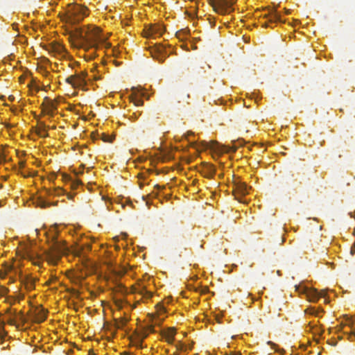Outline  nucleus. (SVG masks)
<instances>
[{
	"label": "nucleus",
	"mask_w": 355,
	"mask_h": 355,
	"mask_svg": "<svg viewBox=\"0 0 355 355\" xmlns=\"http://www.w3.org/2000/svg\"><path fill=\"white\" fill-rule=\"evenodd\" d=\"M100 29L97 27L87 28H77L75 37L79 40L84 48H96L97 43L102 42L100 36Z\"/></svg>",
	"instance_id": "obj_1"
},
{
	"label": "nucleus",
	"mask_w": 355,
	"mask_h": 355,
	"mask_svg": "<svg viewBox=\"0 0 355 355\" xmlns=\"http://www.w3.org/2000/svg\"><path fill=\"white\" fill-rule=\"evenodd\" d=\"M243 143L242 139L234 141V145L230 146H222L219 143L215 141H211L209 142L203 141L202 145L205 148H210L217 153L235 152L239 146H241Z\"/></svg>",
	"instance_id": "obj_2"
},
{
	"label": "nucleus",
	"mask_w": 355,
	"mask_h": 355,
	"mask_svg": "<svg viewBox=\"0 0 355 355\" xmlns=\"http://www.w3.org/2000/svg\"><path fill=\"white\" fill-rule=\"evenodd\" d=\"M236 1V0H209L214 11L220 15H225L232 11V6Z\"/></svg>",
	"instance_id": "obj_3"
},
{
	"label": "nucleus",
	"mask_w": 355,
	"mask_h": 355,
	"mask_svg": "<svg viewBox=\"0 0 355 355\" xmlns=\"http://www.w3.org/2000/svg\"><path fill=\"white\" fill-rule=\"evenodd\" d=\"M70 17L73 23L80 22L85 16L88 15L87 9L85 6L75 4L69 10Z\"/></svg>",
	"instance_id": "obj_4"
},
{
	"label": "nucleus",
	"mask_w": 355,
	"mask_h": 355,
	"mask_svg": "<svg viewBox=\"0 0 355 355\" xmlns=\"http://www.w3.org/2000/svg\"><path fill=\"white\" fill-rule=\"evenodd\" d=\"M234 195L235 199L239 202H243L241 197L246 195L248 193L250 189L245 182H243L241 180L236 179L234 182Z\"/></svg>",
	"instance_id": "obj_5"
},
{
	"label": "nucleus",
	"mask_w": 355,
	"mask_h": 355,
	"mask_svg": "<svg viewBox=\"0 0 355 355\" xmlns=\"http://www.w3.org/2000/svg\"><path fill=\"white\" fill-rule=\"evenodd\" d=\"M164 32V28L161 24H152L146 26L144 30V36L146 37H155L161 36Z\"/></svg>",
	"instance_id": "obj_6"
},
{
	"label": "nucleus",
	"mask_w": 355,
	"mask_h": 355,
	"mask_svg": "<svg viewBox=\"0 0 355 355\" xmlns=\"http://www.w3.org/2000/svg\"><path fill=\"white\" fill-rule=\"evenodd\" d=\"M300 292V288H297ZM303 292L307 297L309 301L316 302L320 297H324V302H329L328 299L325 297V291H321L320 292L318 291L316 289H311L308 288H302Z\"/></svg>",
	"instance_id": "obj_7"
},
{
	"label": "nucleus",
	"mask_w": 355,
	"mask_h": 355,
	"mask_svg": "<svg viewBox=\"0 0 355 355\" xmlns=\"http://www.w3.org/2000/svg\"><path fill=\"white\" fill-rule=\"evenodd\" d=\"M150 54L154 59L160 62H164L167 56L165 46L162 44L156 45L155 47L152 48Z\"/></svg>",
	"instance_id": "obj_8"
},
{
	"label": "nucleus",
	"mask_w": 355,
	"mask_h": 355,
	"mask_svg": "<svg viewBox=\"0 0 355 355\" xmlns=\"http://www.w3.org/2000/svg\"><path fill=\"white\" fill-rule=\"evenodd\" d=\"M263 17L268 19V22H265L263 24V26H264V27L269 26L268 23H275L277 21H282L281 16H280L279 13L275 8L271 9L270 10V12L268 14H265L263 15Z\"/></svg>",
	"instance_id": "obj_9"
},
{
	"label": "nucleus",
	"mask_w": 355,
	"mask_h": 355,
	"mask_svg": "<svg viewBox=\"0 0 355 355\" xmlns=\"http://www.w3.org/2000/svg\"><path fill=\"white\" fill-rule=\"evenodd\" d=\"M142 95H144L143 92L135 87H132V94L130 95V98L131 101L135 104V105L141 106L144 103L143 100L141 99Z\"/></svg>",
	"instance_id": "obj_10"
},
{
	"label": "nucleus",
	"mask_w": 355,
	"mask_h": 355,
	"mask_svg": "<svg viewBox=\"0 0 355 355\" xmlns=\"http://www.w3.org/2000/svg\"><path fill=\"white\" fill-rule=\"evenodd\" d=\"M20 282L23 284L27 291H32L35 288V279L31 276H20Z\"/></svg>",
	"instance_id": "obj_11"
},
{
	"label": "nucleus",
	"mask_w": 355,
	"mask_h": 355,
	"mask_svg": "<svg viewBox=\"0 0 355 355\" xmlns=\"http://www.w3.org/2000/svg\"><path fill=\"white\" fill-rule=\"evenodd\" d=\"M176 330L173 327L168 328L162 333V336L165 338L166 341L172 344L174 340V336L175 335Z\"/></svg>",
	"instance_id": "obj_12"
},
{
	"label": "nucleus",
	"mask_w": 355,
	"mask_h": 355,
	"mask_svg": "<svg viewBox=\"0 0 355 355\" xmlns=\"http://www.w3.org/2000/svg\"><path fill=\"white\" fill-rule=\"evenodd\" d=\"M44 100L47 102L46 105V114L51 116H53L54 111L57 109L55 104L48 97H46Z\"/></svg>",
	"instance_id": "obj_13"
},
{
	"label": "nucleus",
	"mask_w": 355,
	"mask_h": 355,
	"mask_svg": "<svg viewBox=\"0 0 355 355\" xmlns=\"http://www.w3.org/2000/svg\"><path fill=\"white\" fill-rule=\"evenodd\" d=\"M46 318V313L44 309H40L35 316V322L37 323H41L44 322Z\"/></svg>",
	"instance_id": "obj_14"
},
{
	"label": "nucleus",
	"mask_w": 355,
	"mask_h": 355,
	"mask_svg": "<svg viewBox=\"0 0 355 355\" xmlns=\"http://www.w3.org/2000/svg\"><path fill=\"white\" fill-rule=\"evenodd\" d=\"M75 83L74 87H81L85 85L84 75H74Z\"/></svg>",
	"instance_id": "obj_15"
},
{
	"label": "nucleus",
	"mask_w": 355,
	"mask_h": 355,
	"mask_svg": "<svg viewBox=\"0 0 355 355\" xmlns=\"http://www.w3.org/2000/svg\"><path fill=\"white\" fill-rule=\"evenodd\" d=\"M64 49V47L61 44L56 42L51 44L49 46V51L59 54L62 53Z\"/></svg>",
	"instance_id": "obj_16"
},
{
	"label": "nucleus",
	"mask_w": 355,
	"mask_h": 355,
	"mask_svg": "<svg viewBox=\"0 0 355 355\" xmlns=\"http://www.w3.org/2000/svg\"><path fill=\"white\" fill-rule=\"evenodd\" d=\"M147 336H148V333L146 332V330L139 333L137 335V345L139 347H141L142 342H143L144 339L146 338Z\"/></svg>",
	"instance_id": "obj_17"
},
{
	"label": "nucleus",
	"mask_w": 355,
	"mask_h": 355,
	"mask_svg": "<svg viewBox=\"0 0 355 355\" xmlns=\"http://www.w3.org/2000/svg\"><path fill=\"white\" fill-rule=\"evenodd\" d=\"M135 293H138L139 294L145 296L147 298H150L152 296L150 292L148 291L144 287L135 288Z\"/></svg>",
	"instance_id": "obj_18"
},
{
	"label": "nucleus",
	"mask_w": 355,
	"mask_h": 355,
	"mask_svg": "<svg viewBox=\"0 0 355 355\" xmlns=\"http://www.w3.org/2000/svg\"><path fill=\"white\" fill-rule=\"evenodd\" d=\"M37 134L41 137H47V130L46 126L44 123H41L40 126L38 128Z\"/></svg>",
	"instance_id": "obj_19"
},
{
	"label": "nucleus",
	"mask_w": 355,
	"mask_h": 355,
	"mask_svg": "<svg viewBox=\"0 0 355 355\" xmlns=\"http://www.w3.org/2000/svg\"><path fill=\"white\" fill-rule=\"evenodd\" d=\"M214 173H215L214 168L213 167V166L209 165L208 166V171H207V174L205 175V176L207 178H210L214 175Z\"/></svg>",
	"instance_id": "obj_20"
},
{
	"label": "nucleus",
	"mask_w": 355,
	"mask_h": 355,
	"mask_svg": "<svg viewBox=\"0 0 355 355\" xmlns=\"http://www.w3.org/2000/svg\"><path fill=\"white\" fill-rule=\"evenodd\" d=\"M52 204L49 203V202H46V200H42V199H40V202H39V205L42 207V208H46V207H48L49 206H51ZM53 205H55L56 203H53Z\"/></svg>",
	"instance_id": "obj_21"
},
{
	"label": "nucleus",
	"mask_w": 355,
	"mask_h": 355,
	"mask_svg": "<svg viewBox=\"0 0 355 355\" xmlns=\"http://www.w3.org/2000/svg\"><path fill=\"white\" fill-rule=\"evenodd\" d=\"M71 187L73 189H76L78 185L80 184V182L78 180H70Z\"/></svg>",
	"instance_id": "obj_22"
},
{
	"label": "nucleus",
	"mask_w": 355,
	"mask_h": 355,
	"mask_svg": "<svg viewBox=\"0 0 355 355\" xmlns=\"http://www.w3.org/2000/svg\"><path fill=\"white\" fill-rule=\"evenodd\" d=\"M3 325L4 324L3 322L0 323V339H3L6 336Z\"/></svg>",
	"instance_id": "obj_23"
},
{
	"label": "nucleus",
	"mask_w": 355,
	"mask_h": 355,
	"mask_svg": "<svg viewBox=\"0 0 355 355\" xmlns=\"http://www.w3.org/2000/svg\"><path fill=\"white\" fill-rule=\"evenodd\" d=\"M67 83L71 85L74 87L75 78L73 76H70L66 79Z\"/></svg>",
	"instance_id": "obj_24"
},
{
	"label": "nucleus",
	"mask_w": 355,
	"mask_h": 355,
	"mask_svg": "<svg viewBox=\"0 0 355 355\" xmlns=\"http://www.w3.org/2000/svg\"><path fill=\"white\" fill-rule=\"evenodd\" d=\"M127 320L125 319H121L119 322H116V327L118 329L122 328L124 325H125Z\"/></svg>",
	"instance_id": "obj_25"
},
{
	"label": "nucleus",
	"mask_w": 355,
	"mask_h": 355,
	"mask_svg": "<svg viewBox=\"0 0 355 355\" xmlns=\"http://www.w3.org/2000/svg\"><path fill=\"white\" fill-rule=\"evenodd\" d=\"M176 348L178 349V350H181V351H183L185 349V347L184 345V344L182 343H179L178 345H176Z\"/></svg>",
	"instance_id": "obj_26"
},
{
	"label": "nucleus",
	"mask_w": 355,
	"mask_h": 355,
	"mask_svg": "<svg viewBox=\"0 0 355 355\" xmlns=\"http://www.w3.org/2000/svg\"><path fill=\"white\" fill-rule=\"evenodd\" d=\"M103 140L107 142H112V139H110L107 135H104L103 137Z\"/></svg>",
	"instance_id": "obj_27"
},
{
	"label": "nucleus",
	"mask_w": 355,
	"mask_h": 355,
	"mask_svg": "<svg viewBox=\"0 0 355 355\" xmlns=\"http://www.w3.org/2000/svg\"><path fill=\"white\" fill-rule=\"evenodd\" d=\"M146 331H149L150 332H154V327L153 325H148L146 327Z\"/></svg>",
	"instance_id": "obj_28"
},
{
	"label": "nucleus",
	"mask_w": 355,
	"mask_h": 355,
	"mask_svg": "<svg viewBox=\"0 0 355 355\" xmlns=\"http://www.w3.org/2000/svg\"><path fill=\"white\" fill-rule=\"evenodd\" d=\"M267 344L270 345L273 349H275L276 347V344H275L274 343H272V341H268L267 342Z\"/></svg>",
	"instance_id": "obj_29"
},
{
	"label": "nucleus",
	"mask_w": 355,
	"mask_h": 355,
	"mask_svg": "<svg viewBox=\"0 0 355 355\" xmlns=\"http://www.w3.org/2000/svg\"><path fill=\"white\" fill-rule=\"evenodd\" d=\"M184 33V31H178L176 33V35L178 37L180 38L182 33Z\"/></svg>",
	"instance_id": "obj_30"
},
{
	"label": "nucleus",
	"mask_w": 355,
	"mask_h": 355,
	"mask_svg": "<svg viewBox=\"0 0 355 355\" xmlns=\"http://www.w3.org/2000/svg\"><path fill=\"white\" fill-rule=\"evenodd\" d=\"M164 187H161V186H159V184H156V185L155 186V188L156 189H157V190H159V189H162V188H164Z\"/></svg>",
	"instance_id": "obj_31"
},
{
	"label": "nucleus",
	"mask_w": 355,
	"mask_h": 355,
	"mask_svg": "<svg viewBox=\"0 0 355 355\" xmlns=\"http://www.w3.org/2000/svg\"><path fill=\"white\" fill-rule=\"evenodd\" d=\"M73 196L72 194L67 193V198H68L69 199H72V198H73Z\"/></svg>",
	"instance_id": "obj_32"
},
{
	"label": "nucleus",
	"mask_w": 355,
	"mask_h": 355,
	"mask_svg": "<svg viewBox=\"0 0 355 355\" xmlns=\"http://www.w3.org/2000/svg\"><path fill=\"white\" fill-rule=\"evenodd\" d=\"M12 269V267L11 266H8L7 267V270H8V271H10Z\"/></svg>",
	"instance_id": "obj_33"
},
{
	"label": "nucleus",
	"mask_w": 355,
	"mask_h": 355,
	"mask_svg": "<svg viewBox=\"0 0 355 355\" xmlns=\"http://www.w3.org/2000/svg\"><path fill=\"white\" fill-rule=\"evenodd\" d=\"M233 355H241V354L240 353H236V352H235V353H234V354H233Z\"/></svg>",
	"instance_id": "obj_34"
},
{
	"label": "nucleus",
	"mask_w": 355,
	"mask_h": 355,
	"mask_svg": "<svg viewBox=\"0 0 355 355\" xmlns=\"http://www.w3.org/2000/svg\"><path fill=\"white\" fill-rule=\"evenodd\" d=\"M285 12H286V14H289V13H290V11H289V10H286V11H285Z\"/></svg>",
	"instance_id": "obj_35"
},
{
	"label": "nucleus",
	"mask_w": 355,
	"mask_h": 355,
	"mask_svg": "<svg viewBox=\"0 0 355 355\" xmlns=\"http://www.w3.org/2000/svg\"><path fill=\"white\" fill-rule=\"evenodd\" d=\"M11 282H15V279H11Z\"/></svg>",
	"instance_id": "obj_36"
},
{
	"label": "nucleus",
	"mask_w": 355,
	"mask_h": 355,
	"mask_svg": "<svg viewBox=\"0 0 355 355\" xmlns=\"http://www.w3.org/2000/svg\"><path fill=\"white\" fill-rule=\"evenodd\" d=\"M1 188H2V185L0 184V189H1Z\"/></svg>",
	"instance_id": "obj_37"
},
{
	"label": "nucleus",
	"mask_w": 355,
	"mask_h": 355,
	"mask_svg": "<svg viewBox=\"0 0 355 355\" xmlns=\"http://www.w3.org/2000/svg\"><path fill=\"white\" fill-rule=\"evenodd\" d=\"M91 355H95V354H91Z\"/></svg>",
	"instance_id": "obj_38"
},
{
	"label": "nucleus",
	"mask_w": 355,
	"mask_h": 355,
	"mask_svg": "<svg viewBox=\"0 0 355 355\" xmlns=\"http://www.w3.org/2000/svg\"><path fill=\"white\" fill-rule=\"evenodd\" d=\"M91 355H95V354H91Z\"/></svg>",
	"instance_id": "obj_39"
}]
</instances>
